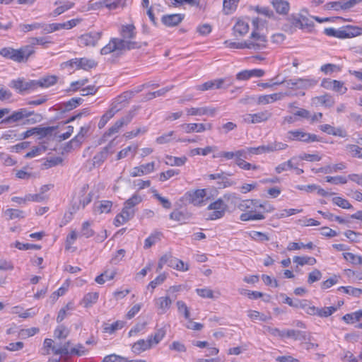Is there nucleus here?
Masks as SVG:
<instances>
[{
  "label": "nucleus",
  "instance_id": "59",
  "mask_svg": "<svg viewBox=\"0 0 362 362\" xmlns=\"http://www.w3.org/2000/svg\"><path fill=\"white\" fill-rule=\"evenodd\" d=\"M322 276V274L321 272L317 269H315L313 271L308 274V283L309 284H312L316 281H318L321 279Z\"/></svg>",
  "mask_w": 362,
  "mask_h": 362
},
{
  "label": "nucleus",
  "instance_id": "54",
  "mask_svg": "<svg viewBox=\"0 0 362 362\" xmlns=\"http://www.w3.org/2000/svg\"><path fill=\"white\" fill-rule=\"evenodd\" d=\"M239 0H223V10L226 14L235 10Z\"/></svg>",
  "mask_w": 362,
  "mask_h": 362
},
{
  "label": "nucleus",
  "instance_id": "44",
  "mask_svg": "<svg viewBox=\"0 0 362 362\" xmlns=\"http://www.w3.org/2000/svg\"><path fill=\"white\" fill-rule=\"evenodd\" d=\"M247 316L253 321L261 320L265 322L272 318L271 316H267L256 310H249L247 312Z\"/></svg>",
  "mask_w": 362,
  "mask_h": 362
},
{
  "label": "nucleus",
  "instance_id": "42",
  "mask_svg": "<svg viewBox=\"0 0 362 362\" xmlns=\"http://www.w3.org/2000/svg\"><path fill=\"white\" fill-rule=\"evenodd\" d=\"M296 160V158L293 157V158H291L290 160H288V161L279 164L275 168L276 172L278 174H280L284 171H286L288 169H291V168H294V164H295L294 160Z\"/></svg>",
  "mask_w": 362,
  "mask_h": 362
},
{
  "label": "nucleus",
  "instance_id": "60",
  "mask_svg": "<svg viewBox=\"0 0 362 362\" xmlns=\"http://www.w3.org/2000/svg\"><path fill=\"white\" fill-rule=\"evenodd\" d=\"M54 127H35V134H37L41 136V137H45L49 134H52L54 131Z\"/></svg>",
  "mask_w": 362,
  "mask_h": 362
},
{
  "label": "nucleus",
  "instance_id": "2",
  "mask_svg": "<svg viewBox=\"0 0 362 362\" xmlns=\"http://www.w3.org/2000/svg\"><path fill=\"white\" fill-rule=\"evenodd\" d=\"M34 52L35 49L31 45H25L18 49L5 47L0 50L1 56L17 62H26Z\"/></svg>",
  "mask_w": 362,
  "mask_h": 362
},
{
  "label": "nucleus",
  "instance_id": "38",
  "mask_svg": "<svg viewBox=\"0 0 362 362\" xmlns=\"http://www.w3.org/2000/svg\"><path fill=\"white\" fill-rule=\"evenodd\" d=\"M83 99L81 98H73L67 102L62 104V106L65 111H70L77 107L81 103Z\"/></svg>",
  "mask_w": 362,
  "mask_h": 362
},
{
  "label": "nucleus",
  "instance_id": "10",
  "mask_svg": "<svg viewBox=\"0 0 362 362\" xmlns=\"http://www.w3.org/2000/svg\"><path fill=\"white\" fill-rule=\"evenodd\" d=\"M134 113L130 111L124 117L117 120L108 130L104 134L103 138L110 137L112 135L119 132V129L124 125H127L133 119Z\"/></svg>",
  "mask_w": 362,
  "mask_h": 362
},
{
  "label": "nucleus",
  "instance_id": "53",
  "mask_svg": "<svg viewBox=\"0 0 362 362\" xmlns=\"http://www.w3.org/2000/svg\"><path fill=\"white\" fill-rule=\"evenodd\" d=\"M346 150L350 152L354 157L362 158V148L357 145L349 144L346 146Z\"/></svg>",
  "mask_w": 362,
  "mask_h": 362
},
{
  "label": "nucleus",
  "instance_id": "58",
  "mask_svg": "<svg viewBox=\"0 0 362 362\" xmlns=\"http://www.w3.org/2000/svg\"><path fill=\"white\" fill-rule=\"evenodd\" d=\"M16 247L21 250H40L41 246L35 244H30V243H22L18 241H16L15 243Z\"/></svg>",
  "mask_w": 362,
  "mask_h": 362
},
{
  "label": "nucleus",
  "instance_id": "39",
  "mask_svg": "<svg viewBox=\"0 0 362 362\" xmlns=\"http://www.w3.org/2000/svg\"><path fill=\"white\" fill-rule=\"evenodd\" d=\"M346 168V165L343 163H337L333 165H327L319 170V172L324 173H332Z\"/></svg>",
  "mask_w": 362,
  "mask_h": 362
},
{
  "label": "nucleus",
  "instance_id": "35",
  "mask_svg": "<svg viewBox=\"0 0 362 362\" xmlns=\"http://www.w3.org/2000/svg\"><path fill=\"white\" fill-rule=\"evenodd\" d=\"M293 261L295 263H297L298 265L303 266L305 264L308 265H314L316 263V259L312 257H299V256H295L293 258Z\"/></svg>",
  "mask_w": 362,
  "mask_h": 362
},
{
  "label": "nucleus",
  "instance_id": "36",
  "mask_svg": "<svg viewBox=\"0 0 362 362\" xmlns=\"http://www.w3.org/2000/svg\"><path fill=\"white\" fill-rule=\"evenodd\" d=\"M210 179L216 180V179H221L222 181L221 182H218L219 187H227L229 186H231L233 182H230L229 180L227 179L226 176H224V173H216V174H211L209 175Z\"/></svg>",
  "mask_w": 362,
  "mask_h": 362
},
{
  "label": "nucleus",
  "instance_id": "16",
  "mask_svg": "<svg viewBox=\"0 0 362 362\" xmlns=\"http://www.w3.org/2000/svg\"><path fill=\"white\" fill-rule=\"evenodd\" d=\"M135 214L134 209H131L124 205V207L119 214H117L114 220V224L117 227L123 225L130 219H132Z\"/></svg>",
  "mask_w": 362,
  "mask_h": 362
},
{
  "label": "nucleus",
  "instance_id": "31",
  "mask_svg": "<svg viewBox=\"0 0 362 362\" xmlns=\"http://www.w3.org/2000/svg\"><path fill=\"white\" fill-rule=\"evenodd\" d=\"M181 127L187 134H189L192 132L200 133L204 132L203 124H183L181 125Z\"/></svg>",
  "mask_w": 362,
  "mask_h": 362
},
{
  "label": "nucleus",
  "instance_id": "63",
  "mask_svg": "<svg viewBox=\"0 0 362 362\" xmlns=\"http://www.w3.org/2000/svg\"><path fill=\"white\" fill-rule=\"evenodd\" d=\"M69 333V330L64 325L57 327L54 330V336L58 339H65Z\"/></svg>",
  "mask_w": 362,
  "mask_h": 362
},
{
  "label": "nucleus",
  "instance_id": "6",
  "mask_svg": "<svg viewBox=\"0 0 362 362\" xmlns=\"http://www.w3.org/2000/svg\"><path fill=\"white\" fill-rule=\"evenodd\" d=\"M9 86L14 88L18 93L23 94L26 91L36 89L35 80L25 81L23 78L12 80Z\"/></svg>",
  "mask_w": 362,
  "mask_h": 362
},
{
  "label": "nucleus",
  "instance_id": "55",
  "mask_svg": "<svg viewBox=\"0 0 362 362\" xmlns=\"http://www.w3.org/2000/svg\"><path fill=\"white\" fill-rule=\"evenodd\" d=\"M176 304L178 312L182 313L186 320H189L190 313L186 303L182 300H178Z\"/></svg>",
  "mask_w": 362,
  "mask_h": 362
},
{
  "label": "nucleus",
  "instance_id": "14",
  "mask_svg": "<svg viewBox=\"0 0 362 362\" xmlns=\"http://www.w3.org/2000/svg\"><path fill=\"white\" fill-rule=\"evenodd\" d=\"M272 117V113L264 110L255 114H247L243 116V121L247 124H255L267 121Z\"/></svg>",
  "mask_w": 362,
  "mask_h": 362
},
{
  "label": "nucleus",
  "instance_id": "46",
  "mask_svg": "<svg viewBox=\"0 0 362 362\" xmlns=\"http://www.w3.org/2000/svg\"><path fill=\"white\" fill-rule=\"evenodd\" d=\"M112 202L108 200H103L99 202L98 205L96 206L97 210L100 213H109L111 211Z\"/></svg>",
  "mask_w": 362,
  "mask_h": 362
},
{
  "label": "nucleus",
  "instance_id": "26",
  "mask_svg": "<svg viewBox=\"0 0 362 362\" xmlns=\"http://www.w3.org/2000/svg\"><path fill=\"white\" fill-rule=\"evenodd\" d=\"M249 31L248 23L239 20L233 26V32L235 36H243Z\"/></svg>",
  "mask_w": 362,
  "mask_h": 362
},
{
  "label": "nucleus",
  "instance_id": "11",
  "mask_svg": "<svg viewBox=\"0 0 362 362\" xmlns=\"http://www.w3.org/2000/svg\"><path fill=\"white\" fill-rule=\"evenodd\" d=\"M103 35L102 31H92L78 37V43L83 46L95 47Z\"/></svg>",
  "mask_w": 362,
  "mask_h": 362
},
{
  "label": "nucleus",
  "instance_id": "45",
  "mask_svg": "<svg viewBox=\"0 0 362 362\" xmlns=\"http://www.w3.org/2000/svg\"><path fill=\"white\" fill-rule=\"evenodd\" d=\"M344 258L353 264H362V257L351 252L343 253Z\"/></svg>",
  "mask_w": 362,
  "mask_h": 362
},
{
  "label": "nucleus",
  "instance_id": "9",
  "mask_svg": "<svg viewBox=\"0 0 362 362\" xmlns=\"http://www.w3.org/2000/svg\"><path fill=\"white\" fill-rule=\"evenodd\" d=\"M227 208V205L221 199H218V200L212 202L207 208L209 210H213V212L210 214L209 216V219L216 220L222 218L224 216Z\"/></svg>",
  "mask_w": 362,
  "mask_h": 362
},
{
  "label": "nucleus",
  "instance_id": "22",
  "mask_svg": "<svg viewBox=\"0 0 362 362\" xmlns=\"http://www.w3.org/2000/svg\"><path fill=\"white\" fill-rule=\"evenodd\" d=\"M183 19L181 14L165 15L162 17V23L167 26L177 25Z\"/></svg>",
  "mask_w": 362,
  "mask_h": 362
},
{
  "label": "nucleus",
  "instance_id": "20",
  "mask_svg": "<svg viewBox=\"0 0 362 362\" xmlns=\"http://www.w3.org/2000/svg\"><path fill=\"white\" fill-rule=\"evenodd\" d=\"M173 300L169 296L158 298L155 300V305L159 314H165L170 308Z\"/></svg>",
  "mask_w": 362,
  "mask_h": 362
},
{
  "label": "nucleus",
  "instance_id": "21",
  "mask_svg": "<svg viewBox=\"0 0 362 362\" xmlns=\"http://www.w3.org/2000/svg\"><path fill=\"white\" fill-rule=\"evenodd\" d=\"M284 95V94L282 93L259 95L257 99V103L262 105H267L281 100Z\"/></svg>",
  "mask_w": 362,
  "mask_h": 362
},
{
  "label": "nucleus",
  "instance_id": "37",
  "mask_svg": "<svg viewBox=\"0 0 362 362\" xmlns=\"http://www.w3.org/2000/svg\"><path fill=\"white\" fill-rule=\"evenodd\" d=\"M47 148L44 144H41L33 148V149L27 153L25 156V158H30L37 156L41 155L47 151Z\"/></svg>",
  "mask_w": 362,
  "mask_h": 362
},
{
  "label": "nucleus",
  "instance_id": "13",
  "mask_svg": "<svg viewBox=\"0 0 362 362\" xmlns=\"http://www.w3.org/2000/svg\"><path fill=\"white\" fill-rule=\"evenodd\" d=\"M247 42V49H253L255 50L262 49L266 47V37L259 34L256 31H252L251 34V40Z\"/></svg>",
  "mask_w": 362,
  "mask_h": 362
},
{
  "label": "nucleus",
  "instance_id": "48",
  "mask_svg": "<svg viewBox=\"0 0 362 362\" xmlns=\"http://www.w3.org/2000/svg\"><path fill=\"white\" fill-rule=\"evenodd\" d=\"M115 274H116L115 272H109L107 271H105L104 273L98 276L95 278V281L99 284H103L106 281V280L113 279Z\"/></svg>",
  "mask_w": 362,
  "mask_h": 362
},
{
  "label": "nucleus",
  "instance_id": "40",
  "mask_svg": "<svg viewBox=\"0 0 362 362\" xmlns=\"http://www.w3.org/2000/svg\"><path fill=\"white\" fill-rule=\"evenodd\" d=\"M343 320L346 323H354L355 322H360L362 319V311H357L355 313L346 314L342 317Z\"/></svg>",
  "mask_w": 362,
  "mask_h": 362
},
{
  "label": "nucleus",
  "instance_id": "7",
  "mask_svg": "<svg viewBox=\"0 0 362 362\" xmlns=\"http://www.w3.org/2000/svg\"><path fill=\"white\" fill-rule=\"evenodd\" d=\"M124 97L120 95L117 98V99L112 103L111 107L102 116L99 122L98 127L99 129H102L105 127L107 122L114 117V115L119 111L122 106L121 103L124 100Z\"/></svg>",
  "mask_w": 362,
  "mask_h": 362
},
{
  "label": "nucleus",
  "instance_id": "29",
  "mask_svg": "<svg viewBox=\"0 0 362 362\" xmlns=\"http://www.w3.org/2000/svg\"><path fill=\"white\" fill-rule=\"evenodd\" d=\"M152 346L148 339H147V340L140 339L133 344L132 349L134 352L139 354L142 351L149 349Z\"/></svg>",
  "mask_w": 362,
  "mask_h": 362
},
{
  "label": "nucleus",
  "instance_id": "4",
  "mask_svg": "<svg viewBox=\"0 0 362 362\" xmlns=\"http://www.w3.org/2000/svg\"><path fill=\"white\" fill-rule=\"evenodd\" d=\"M286 138L289 141H299L305 143H311L320 141L317 135L307 133L300 129L288 131L287 132Z\"/></svg>",
  "mask_w": 362,
  "mask_h": 362
},
{
  "label": "nucleus",
  "instance_id": "30",
  "mask_svg": "<svg viewBox=\"0 0 362 362\" xmlns=\"http://www.w3.org/2000/svg\"><path fill=\"white\" fill-rule=\"evenodd\" d=\"M317 81L314 78H297V89H308L315 86Z\"/></svg>",
  "mask_w": 362,
  "mask_h": 362
},
{
  "label": "nucleus",
  "instance_id": "49",
  "mask_svg": "<svg viewBox=\"0 0 362 362\" xmlns=\"http://www.w3.org/2000/svg\"><path fill=\"white\" fill-rule=\"evenodd\" d=\"M74 6V3L66 1L63 5L57 7L52 13L53 16H57L65 12L66 11L71 8Z\"/></svg>",
  "mask_w": 362,
  "mask_h": 362
},
{
  "label": "nucleus",
  "instance_id": "12",
  "mask_svg": "<svg viewBox=\"0 0 362 362\" xmlns=\"http://www.w3.org/2000/svg\"><path fill=\"white\" fill-rule=\"evenodd\" d=\"M362 34V28L348 25L337 29V38H352Z\"/></svg>",
  "mask_w": 362,
  "mask_h": 362
},
{
  "label": "nucleus",
  "instance_id": "61",
  "mask_svg": "<svg viewBox=\"0 0 362 362\" xmlns=\"http://www.w3.org/2000/svg\"><path fill=\"white\" fill-rule=\"evenodd\" d=\"M78 62V68L83 69H91L96 65L93 60L88 59L86 58H80Z\"/></svg>",
  "mask_w": 362,
  "mask_h": 362
},
{
  "label": "nucleus",
  "instance_id": "41",
  "mask_svg": "<svg viewBox=\"0 0 362 362\" xmlns=\"http://www.w3.org/2000/svg\"><path fill=\"white\" fill-rule=\"evenodd\" d=\"M283 334H284V337L292 338L296 340L299 339L300 338L305 339V337L304 332L299 331V330H295V329L283 330Z\"/></svg>",
  "mask_w": 362,
  "mask_h": 362
},
{
  "label": "nucleus",
  "instance_id": "1",
  "mask_svg": "<svg viewBox=\"0 0 362 362\" xmlns=\"http://www.w3.org/2000/svg\"><path fill=\"white\" fill-rule=\"evenodd\" d=\"M120 37H112L109 43L100 49L103 55L115 53L121 54L124 51L140 49L146 46V42L134 41L136 29L133 23L122 25L119 29Z\"/></svg>",
  "mask_w": 362,
  "mask_h": 362
},
{
  "label": "nucleus",
  "instance_id": "25",
  "mask_svg": "<svg viewBox=\"0 0 362 362\" xmlns=\"http://www.w3.org/2000/svg\"><path fill=\"white\" fill-rule=\"evenodd\" d=\"M272 4L279 14H287L289 11V4L285 0H272Z\"/></svg>",
  "mask_w": 362,
  "mask_h": 362
},
{
  "label": "nucleus",
  "instance_id": "64",
  "mask_svg": "<svg viewBox=\"0 0 362 362\" xmlns=\"http://www.w3.org/2000/svg\"><path fill=\"white\" fill-rule=\"evenodd\" d=\"M124 357L116 354L106 356L101 362H124Z\"/></svg>",
  "mask_w": 362,
  "mask_h": 362
},
{
  "label": "nucleus",
  "instance_id": "52",
  "mask_svg": "<svg viewBox=\"0 0 362 362\" xmlns=\"http://www.w3.org/2000/svg\"><path fill=\"white\" fill-rule=\"evenodd\" d=\"M141 197L139 195L134 194L124 202V205L131 209H134V206L141 202Z\"/></svg>",
  "mask_w": 362,
  "mask_h": 362
},
{
  "label": "nucleus",
  "instance_id": "34",
  "mask_svg": "<svg viewBox=\"0 0 362 362\" xmlns=\"http://www.w3.org/2000/svg\"><path fill=\"white\" fill-rule=\"evenodd\" d=\"M170 218L178 222L185 223L189 218V216L185 211L175 210L170 213Z\"/></svg>",
  "mask_w": 362,
  "mask_h": 362
},
{
  "label": "nucleus",
  "instance_id": "5",
  "mask_svg": "<svg viewBox=\"0 0 362 362\" xmlns=\"http://www.w3.org/2000/svg\"><path fill=\"white\" fill-rule=\"evenodd\" d=\"M233 84V81L230 78H218L213 81H209L203 84L196 87L198 90H208L212 89L227 88Z\"/></svg>",
  "mask_w": 362,
  "mask_h": 362
},
{
  "label": "nucleus",
  "instance_id": "18",
  "mask_svg": "<svg viewBox=\"0 0 362 362\" xmlns=\"http://www.w3.org/2000/svg\"><path fill=\"white\" fill-rule=\"evenodd\" d=\"M217 112V109L211 107H191L187 109V115H209L214 116Z\"/></svg>",
  "mask_w": 362,
  "mask_h": 362
},
{
  "label": "nucleus",
  "instance_id": "47",
  "mask_svg": "<svg viewBox=\"0 0 362 362\" xmlns=\"http://www.w3.org/2000/svg\"><path fill=\"white\" fill-rule=\"evenodd\" d=\"M263 332L264 334H269L273 337L284 338L283 330H280L278 328L272 327L269 325L263 326Z\"/></svg>",
  "mask_w": 362,
  "mask_h": 362
},
{
  "label": "nucleus",
  "instance_id": "3",
  "mask_svg": "<svg viewBox=\"0 0 362 362\" xmlns=\"http://www.w3.org/2000/svg\"><path fill=\"white\" fill-rule=\"evenodd\" d=\"M238 207L243 211H246L240 215V219L242 221L264 219V216L261 213H254L252 202L250 199L242 200L238 204Z\"/></svg>",
  "mask_w": 362,
  "mask_h": 362
},
{
  "label": "nucleus",
  "instance_id": "32",
  "mask_svg": "<svg viewBox=\"0 0 362 362\" xmlns=\"http://www.w3.org/2000/svg\"><path fill=\"white\" fill-rule=\"evenodd\" d=\"M165 158H166L165 164L171 165V166H182L187 161V158L185 156L175 157V156L168 155L165 156Z\"/></svg>",
  "mask_w": 362,
  "mask_h": 362
},
{
  "label": "nucleus",
  "instance_id": "43",
  "mask_svg": "<svg viewBox=\"0 0 362 362\" xmlns=\"http://www.w3.org/2000/svg\"><path fill=\"white\" fill-rule=\"evenodd\" d=\"M5 216H8L9 220L15 218H24V212L23 211L14 209H8L4 211Z\"/></svg>",
  "mask_w": 362,
  "mask_h": 362
},
{
  "label": "nucleus",
  "instance_id": "33",
  "mask_svg": "<svg viewBox=\"0 0 362 362\" xmlns=\"http://www.w3.org/2000/svg\"><path fill=\"white\" fill-rule=\"evenodd\" d=\"M165 330L163 328L158 329L154 334H152L148 337L149 341L151 342V346L158 344L165 337Z\"/></svg>",
  "mask_w": 362,
  "mask_h": 362
},
{
  "label": "nucleus",
  "instance_id": "24",
  "mask_svg": "<svg viewBox=\"0 0 362 362\" xmlns=\"http://www.w3.org/2000/svg\"><path fill=\"white\" fill-rule=\"evenodd\" d=\"M57 76L52 75L45 76L39 80H35L36 88L37 87L49 88L54 85L57 82Z\"/></svg>",
  "mask_w": 362,
  "mask_h": 362
},
{
  "label": "nucleus",
  "instance_id": "57",
  "mask_svg": "<svg viewBox=\"0 0 362 362\" xmlns=\"http://www.w3.org/2000/svg\"><path fill=\"white\" fill-rule=\"evenodd\" d=\"M337 309V308L334 306L325 307L322 308H318L317 315L321 317H327L334 313Z\"/></svg>",
  "mask_w": 362,
  "mask_h": 362
},
{
  "label": "nucleus",
  "instance_id": "15",
  "mask_svg": "<svg viewBox=\"0 0 362 362\" xmlns=\"http://www.w3.org/2000/svg\"><path fill=\"white\" fill-rule=\"evenodd\" d=\"M33 113L34 112L33 111H29L25 108H21L17 111H14L10 116L3 119L1 122L7 124L17 122L24 118L30 117L33 115Z\"/></svg>",
  "mask_w": 362,
  "mask_h": 362
},
{
  "label": "nucleus",
  "instance_id": "56",
  "mask_svg": "<svg viewBox=\"0 0 362 362\" xmlns=\"http://www.w3.org/2000/svg\"><path fill=\"white\" fill-rule=\"evenodd\" d=\"M94 234L93 230L90 228V223L86 221L82 224L80 235L86 238L92 237Z\"/></svg>",
  "mask_w": 362,
  "mask_h": 362
},
{
  "label": "nucleus",
  "instance_id": "28",
  "mask_svg": "<svg viewBox=\"0 0 362 362\" xmlns=\"http://www.w3.org/2000/svg\"><path fill=\"white\" fill-rule=\"evenodd\" d=\"M98 297L99 293L98 292L88 293L84 296L81 304L83 305L85 308L91 307L97 302Z\"/></svg>",
  "mask_w": 362,
  "mask_h": 362
},
{
  "label": "nucleus",
  "instance_id": "17",
  "mask_svg": "<svg viewBox=\"0 0 362 362\" xmlns=\"http://www.w3.org/2000/svg\"><path fill=\"white\" fill-rule=\"evenodd\" d=\"M114 140L111 141L107 146L103 148V149L94 156L93 158V165L94 167L100 166L104 161L107 159L108 155L111 153L110 149L113 146Z\"/></svg>",
  "mask_w": 362,
  "mask_h": 362
},
{
  "label": "nucleus",
  "instance_id": "27",
  "mask_svg": "<svg viewBox=\"0 0 362 362\" xmlns=\"http://www.w3.org/2000/svg\"><path fill=\"white\" fill-rule=\"evenodd\" d=\"M288 148V145L285 143L274 141L265 145L266 153H272L284 150Z\"/></svg>",
  "mask_w": 362,
  "mask_h": 362
},
{
  "label": "nucleus",
  "instance_id": "62",
  "mask_svg": "<svg viewBox=\"0 0 362 362\" xmlns=\"http://www.w3.org/2000/svg\"><path fill=\"white\" fill-rule=\"evenodd\" d=\"M235 155V160H243L244 159H249L250 153L249 151V147L240 149L234 152Z\"/></svg>",
  "mask_w": 362,
  "mask_h": 362
},
{
  "label": "nucleus",
  "instance_id": "19",
  "mask_svg": "<svg viewBox=\"0 0 362 362\" xmlns=\"http://www.w3.org/2000/svg\"><path fill=\"white\" fill-rule=\"evenodd\" d=\"M155 163L151 162L146 164L141 165L140 166L134 168L130 175L132 177L141 176L145 174L150 173L154 170Z\"/></svg>",
  "mask_w": 362,
  "mask_h": 362
},
{
  "label": "nucleus",
  "instance_id": "23",
  "mask_svg": "<svg viewBox=\"0 0 362 362\" xmlns=\"http://www.w3.org/2000/svg\"><path fill=\"white\" fill-rule=\"evenodd\" d=\"M288 21L293 26L296 28H303L305 25H308V19L305 16L300 14L291 15L288 17Z\"/></svg>",
  "mask_w": 362,
  "mask_h": 362
},
{
  "label": "nucleus",
  "instance_id": "51",
  "mask_svg": "<svg viewBox=\"0 0 362 362\" xmlns=\"http://www.w3.org/2000/svg\"><path fill=\"white\" fill-rule=\"evenodd\" d=\"M216 149H217L216 146H206L204 148H194L193 150H192L191 153L192 155L202 154V156H206L209 153L216 151Z\"/></svg>",
  "mask_w": 362,
  "mask_h": 362
},
{
  "label": "nucleus",
  "instance_id": "8",
  "mask_svg": "<svg viewBox=\"0 0 362 362\" xmlns=\"http://www.w3.org/2000/svg\"><path fill=\"white\" fill-rule=\"evenodd\" d=\"M206 195V189H196L186 192L185 199L189 204L194 206H202L205 204L204 202L207 199Z\"/></svg>",
  "mask_w": 362,
  "mask_h": 362
},
{
  "label": "nucleus",
  "instance_id": "50",
  "mask_svg": "<svg viewBox=\"0 0 362 362\" xmlns=\"http://www.w3.org/2000/svg\"><path fill=\"white\" fill-rule=\"evenodd\" d=\"M332 202L334 204L342 209H350L353 208L352 205L348 200L340 197H334L332 199Z\"/></svg>",
  "mask_w": 362,
  "mask_h": 362
}]
</instances>
